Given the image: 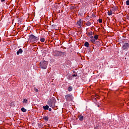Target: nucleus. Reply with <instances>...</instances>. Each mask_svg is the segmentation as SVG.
I'll use <instances>...</instances> for the list:
<instances>
[{"mask_svg":"<svg viewBox=\"0 0 129 129\" xmlns=\"http://www.w3.org/2000/svg\"><path fill=\"white\" fill-rule=\"evenodd\" d=\"M56 99L54 97H52L51 99H48V101L47 102V104L50 106V107L53 108L55 106Z\"/></svg>","mask_w":129,"mask_h":129,"instance_id":"nucleus-1","label":"nucleus"},{"mask_svg":"<svg viewBox=\"0 0 129 129\" xmlns=\"http://www.w3.org/2000/svg\"><path fill=\"white\" fill-rule=\"evenodd\" d=\"M48 65L47 61L43 60L40 62L39 67L41 69H46Z\"/></svg>","mask_w":129,"mask_h":129,"instance_id":"nucleus-2","label":"nucleus"},{"mask_svg":"<svg viewBox=\"0 0 129 129\" xmlns=\"http://www.w3.org/2000/svg\"><path fill=\"white\" fill-rule=\"evenodd\" d=\"M30 39L31 41L37 42L38 40H39L40 39L39 36L36 37L35 35L31 34L30 36Z\"/></svg>","mask_w":129,"mask_h":129,"instance_id":"nucleus-3","label":"nucleus"},{"mask_svg":"<svg viewBox=\"0 0 129 129\" xmlns=\"http://www.w3.org/2000/svg\"><path fill=\"white\" fill-rule=\"evenodd\" d=\"M73 96L71 94H68L66 95L65 98L67 101H71L72 100Z\"/></svg>","mask_w":129,"mask_h":129,"instance_id":"nucleus-4","label":"nucleus"},{"mask_svg":"<svg viewBox=\"0 0 129 129\" xmlns=\"http://www.w3.org/2000/svg\"><path fill=\"white\" fill-rule=\"evenodd\" d=\"M129 48V44L128 43H124L123 45L122 48L124 50L127 49Z\"/></svg>","mask_w":129,"mask_h":129,"instance_id":"nucleus-5","label":"nucleus"},{"mask_svg":"<svg viewBox=\"0 0 129 129\" xmlns=\"http://www.w3.org/2000/svg\"><path fill=\"white\" fill-rule=\"evenodd\" d=\"M54 53L55 56H59L60 55V51H58V50H55V51H54Z\"/></svg>","mask_w":129,"mask_h":129,"instance_id":"nucleus-6","label":"nucleus"},{"mask_svg":"<svg viewBox=\"0 0 129 129\" xmlns=\"http://www.w3.org/2000/svg\"><path fill=\"white\" fill-rule=\"evenodd\" d=\"M77 24L80 27H82V20L81 19H79V21H77Z\"/></svg>","mask_w":129,"mask_h":129,"instance_id":"nucleus-7","label":"nucleus"},{"mask_svg":"<svg viewBox=\"0 0 129 129\" xmlns=\"http://www.w3.org/2000/svg\"><path fill=\"white\" fill-rule=\"evenodd\" d=\"M84 117L82 115H80L78 116L79 120L80 121H83L84 120Z\"/></svg>","mask_w":129,"mask_h":129,"instance_id":"nucleus-8","label":"nucleus"},{"mask_svg":"<svg viewBox=\"0 0 129 129\" xmlns=\"http://www.w3.org/2000/svg\"><path fill=\"white\" fill-rule=\"evenodd\" d=\"M23 53V50L20 48L19 51H17V52H16V54H17V55H19L20 54H22Z\"/></svg>","mask_w":129,"mask_h":129,"instance_id":"nucleus-9","label":"nucleus"},{"mask_svg":"<svg viewBox=\"0 0 129 129\" xmlns=\"http://www.w3.org/2000/svg\"><path fill=\"white\" fill-rule=\"evenodd\" d=\"M43 119L46 121H48L49 120V117L47 116H43Z\"/></svg>","mask_w":129,"mask_h":129,"instance_id":"nucleus-10","label":"nucleus"},{"mask_svg":"<svg viewBox=\"0 0 129 129\" xmlns=\"http://www.w3.org/2000/svg\"><path fill=\"white\" fill-rule=\"evenodd\" d=\"M42 108L45 110H47L49 109V106L48 105H45V106H43Z\"/></svg>","mask_w":129,"mask_h":129,"instance_id":"nucleus-11","label":"nucleus"},{"mask_svg":"<svg viewBox=\"0 0 129 129\" xmlns=\"http://www.w3.org/2000/svg\"><path fill=\"white\" fill-rule=\"evenodd\" d=\"M90 41L92 42V43L94 44H95L96 41V40H95L94 38H93V39H90Z\"/></svg>","mask_w":129,"mask_h":129,"instance_id":"nucleus-12","label":"nucleus"},{"mask_svg":"<svg viewBox=\"0 0 129 129\" xmlns=\"http://www.w3.org/2000/svg\"><path fill=\"white\" fill-rule=\"evenodd\" d=\"M73 87L70 86V87H69V88H68V91H69V92L72 91H73Z\"/></svg>","mask_w":129,"mask_h":129,"instance_id":"nucleus-13","label":"nucleus"},{"mask_svg":"<svg viewBox=\"0 0 129 129\" xmlns=\"http://www.w3.org/2000/svg\"><path fill=\"white\" fill-rule=\"evenodd\" d=\"M117 10V8L116 7H114L112 8V11H115Z\"/></svg>","mask_w":129,"mask_h":129,"instance_id":"nucleus-14","label":"nucleus"},{"mask_svg":"<svg viewBox=\"0 0 129 129\" xmlns=\"http://www.w3.org/2000/svg\"><path fill=\"white\" fill-rule=\"evenodd\" d=\"M98 37H99V36L97 35H95L94 36V38L95 40H97L98 38Z\"/></svg>","mask_w":129,"mask_h":129,"instance_id":"nucleus-15","label":"nucleus"},{"mask_svg":"<svg viewBox=\"0 0 129 129\" xmlns=\"http://www.w3.org/2000/svg\"><path fill=\"white\" fill-rule=\"evenodd\" d=\"M23 103H25V104L27 103L28 100L27 99H24L23 101Z\"/></svg>","mask_w":129,"mask_h":129,"instance_id":"nucleus-16","label":"nucleus"},{"mask_svg":"<svg viewBox=\"0 0 129 129\" xmlns=\"http://www.w3.org/2000/svg\"><path fill=\"white\" fill-rule=\"evenodd\" d=\"M84 45H85L86 47H89V43H88V42H86L85 43Z\"/></svg>","mask_w":129,"mask_h":129,"instance_id":"nucleus-17","label":"nucleus"},{"mask_svg":"<svg viewBox=\"0 0 129 129\" xmlns=\"http://www.w3.org/2000/svg\"><path fill=\"white\" fill-rule=\"evenodd\" d=\"M113 13L112 11L108 12L107 13V14L108 16H111L112 15Z\"/></svg>","mask_w":129,"mask_h":129,"instance_id":"nucleus-18","label":"nucleus"},{"mask_svg":"<svg viewBox=\"0 0 129 129\" xmlns=\"http://www.w3.org/2000/svg\"><path fill=\"white\" fill-rule=\"evenodd\" d=\"M91 25V22H89V21H88V22L86 23V25H87V26H90Z\"/></svg>","mask_w":129,"mask_h":129,"instance_id":"nucleus-19","label":"nucleus"},{"mask_svg":"<svg viewBox=\"0 0 129 129\" xmlns=\"http://www.w3.org/2000/svg\"><path fill=\"white\" fill-rule=\"evenodd\" d=\"M21 110L23 112H26L27 110L26 109H25L24 107L21 108Z\"/></svg>","mask_w":129,"mask_h":129,"instance_id":"nucleus-20","label":"nucleus"},{"mask_svg":"<svg viewBox=\"0 0 129 129\" xmlns=\"http://www.w3.org/2000/svg\"><path fill=\"white\" fill-rule=\"evenodd\" d=\"M94 44L100 45V42L97 41L96 40L95 43H94Z\"/></svg>","mask_w":129,"mask_h":129,"instance_id":"nucleus-21","label":"nucleus"},{"mask_svg":"<svg viewBox=\"0 0 129 129\" xmlns=\"http://www.w3.org/2000/svg\"><path fill=\"white\" fill-rule=\"evenodd\" d=\"M40 40L41 42H44L45 41V38H42L40 39Z\"/></svg>","mask_w":129,"mask_h":129,"instance_id":"nucleus-22","label":"nucleus"},{"mask_svg":"<svg viewBox=\"0 0 129 129\" xmlns=\"http://www.w3.org/2000/svg\"><path fill=\"white\" fill-rule=\"evenodd\" d=\"M66 54V52H62V51H60V54L61 55H64Z\"/></svg>","mask_w":129,"mask_h":129,"instance_id":"nucleus-23","label":"nucleus"},{"mask_svg":"<svg viewBox=\"0 0 129 129\" xmlns=\"http://www.w3.org/2000/svg\"><path fill=\"white\" fill-rule=\"evenodd\" d=\"M103 22V20L101 19H99V23H102Z\"/></svg>","mask_w":129,"mask_h":129,"instance_id":"nucleus-24","label":"nucleus"},{"mask_svg":"<svg viewBox=\"0 0 129 129\" xmlns=\"http://www.w3.org/2000/svg\"><path fill=\"white\" fill-rule=\"evenodd\" d=\"M89 36H92L93 32L92 31L88 33Z\"/></svg>","mask_w":129,"mask_h":129,"instance_id":"nucleus-25","label":"nucleus"},{"mask_svg":"<svg viewBox=\"0 0 129 129\" xmlns=\"http://www.w3.org/2000/svg\"><path fill=\"white\" fill-rule=\"evenodd\" d=\"M126 5H127V6H129V0H127V1L126 2Z\"/></svg>","mask_w":129,"mask_h":129,"instance_id":"nucleus-26","label":"nucleus"},{"mask_svg":"<svg viewBox=\"0 0 129 129\" xmlns=\"http://www.w3.org/2000/svg\"><path fill=\"white\" fill-rule=\"evenodd\" d=\"M77 76H78V75H76V74H75L72 75V76H73V77H76Z\"/></svg>","mask_w":129,"mask_h":129,"instance_id":"nucleus-27","label":"nucleus"},{"mask_svg":"<svg viewBox=\"0 0 129 129\" xmlns=\"http://www.w3.org/2000/svg\"><path fill=\"white\" fill-rule=\"evenodd\" d=\"M35 92H39L38 89H37V88H36V89H35Z\"/></svg>","mask_w":129,"mask_h":129,"instance_id":"nucleus-28","label":"nucleus"},{"mask_svg":"<svg viewBox=\"0 0 129 129\" xmlns=\"http://www.w3.org/2000/svg\"><path fill=\"white\" fill-rule=\"evenodd\" d=\"M52 110V109H51V108H48V111H51Z\"/></svg>","mask_w":129,"mask_h":129,"instance_id":"nucleus-29","label":"nucleus"},{"mask_svg":"<svg viewBox=\"0 0 129 129\" xmlns=\"http://www.w3.org/2000/svg\"><path fill=\"white\" fill-rule=\"evenodd\" d=\"M2 3H4V2H5V0H1Z\"/></svg>","mask_w":129,"mask_h":129,"instance_id":"nucleus-30","label":"nucleus"},{"mask_svg":"<svg viewBox=\"0 0 129 129\" xmlns=\"http://www.w3.org/2000/svg\"><path fill=\"white\" fill-rule=\"evenodd\" d=\"M90 38H91V39H94V37H93V36H91V37H90Z\"/></svg>","mask_w":129,"mask_h":129,"instance_id":"nucleus-31","label":"nucleus"},{"mask_svg":"<svg viewBox=\"0 0 129 129\" xmlns=\"http://www.w3.org/2000/svg\"><path fill=\"white\" fill-rule=\"evenodd\" d=\"M102 1L104 2V1H105V0H102Z\"/></svg>","mask_w":129,"mask_h":129,"instance_id":"nucleus-32","label":"nucleus"},{"mask_svg":"<svg viewBox=\"0 0 129 129\" xmlns=\"http://www.w3.org/2000/svg\"><path fill=\"white\" fill-rule=\"evenodd\" d=\"M73 73H76V72H74Z\"/></svg>","mask_w":129,"mask_h":129,"instance_id":"nucleus-33","label":"nucleus"},{"mask_svg":"<svg viewBox=\"0 0 129 129\" xmlns=\"http://www.w3.org/2000/svg\"><path fill=\"white\" fill-rule=\"evenodd\" d=\"M96 127H97V128L98 127V126H97V125H96Z\"/></svg>","mask_w":129,"mask_h":129,"instance_id":"nucleus-34","label":"nucleus"},{"mask_svg":"<svg viewBox=\"0 0 129 129\" xmlns=\"http://www.w3.org/2000/svg\"><path fill=\"white\" fill-rule=\"evenodd\" d=\"M98 107H99V105H98Z\"/></svg>","mask_w":129,"mask_h":129,"instance_id":"nucleus-35","label":"nucleus"}]
</instances>
